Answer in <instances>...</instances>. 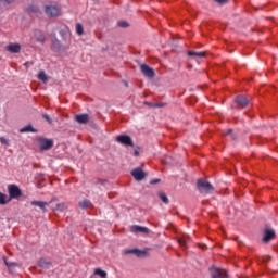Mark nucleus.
<instances>
[{
  "label": "nucleus",
  "instance_id": "dca6fc26",
  "mask_svg": "<svg viewBox=\"0 0 278 278\" xmlns=\"http://www.w3.org/2000/svg\"><path fill=\"white\" fill-rule=\"evenodd\" d=\"M270 240H275V231L266 230L263 237V242H270Z\"/></svg>",
  "mask_w": 278,
  "mask_h": 278
},
{
  "label": "nucleus",
  "instance_id": "4468645a",
  "mask_svg": "<svg viewBox=\"0 0 278 278\" xmlns=\"http://www.w3.org/2000/svg\"><path fill=\"white\" fill-rule=\"evenodd\" d=\"M50 203L45 201H31L30 205H34L35 207H40L42 212H47V207Z\"/></svg>",
  "mask_w": 278,
  "mask_h": 278
},
{
  "label": "nucleus",
  "instance_id": "473e14b6",
  "mask_svg": "<svg viewBox=\"0 0 278 278\" xmlns=\"http://www.w3.org/2000/svg\"><path fill=\"white\" fill-rule=\"evenodd\" d=\"M29 10H30V12H35V13L38 12V8L37 7H30Z\"/></svg>",
  "mask_w": 278,
  "mask_h": 278
},
{
  "label": "nucleus",
  "instance_id": "e433bc0d",
  "mask_svg": "<svg viewBox=\"0 0 278 278\" xmlns=\"http://www.w3.org/2000/svg\"><path fill=\"white\" fill-rule=\"evenodd\" d=\"M162 103H156V104H154V108H162Z\"/></svg>",
  "mask_w": 278,
  "mask_h": 278
},
{
  "label": "nucleus",
  "instance_id": "bb28decb",
  "mask_svg": "<svg viewBox=\"0 0 278 278\" xmlns=\"http://www.w3.org/2000/svg\"><path fill=\"white\" fill-rule=\"evenodd\" d=\"M76 34L78 36H83L84 35V26L81 24H76Z\"/></svg>",
  "mask_w": 278,
  "mask_h": 278
},
{
  "label": "nucleus",
  "instance_id": "f704fd0d",
  "mask_svg": "<svg viewBox=\"0 0 278 278\" xmlns=\"http://www.w3.org/2000/svg\"><path fill=\"white\" fill-rule=\"evenodd\" d=\"M216 3L223 4V3H227V0H215Z\"/></svg>",
  "mask_w": 278,
  "mask_h": 278
},
{
  "label": "nucleus",
  "instance_id": "412c9836",
  "mask_svg": "<svg viewBox=\"0 0 278 278\" xmlns=\"http://www.w3.org/2000/svg\"><path fill=\"white\" fill-rule=\"evenodd\" d=\"M93 275H96L100 278H108V271L102 270L101 268H96L93 271Z\"/></svg>",
  "mask_w": 278,
  "mask_h": 278
},
{
  "label": "nucleus",
  "instance_id": "f257e3e1",
  "mask_svg": "<svg viewBox=\"0 0 278 278\" xmlns=\"http://www.w3.org/2000/svg\"><path fill=\"white\" fill-rule=\"evenodd\" d=\"M197 186L201 194H210L214 192V187L205 179H199Z\"/></svg>",
  "mask_w": 278,
  "mask_h": 278
},
{
  "label": "nucleus",
  "instance_id": "c85d7f7f",
  "mask_svg": "<svg viewBox=\"0 0 278 278\" xmlns=\"http://www.w3.org/2000/svg\"><path fill=\"white\" fill-rule=\"evenodd\" d=\"M118 27H129V23H127L126 21H121L118 22Z\"/></svg>",
  "mask_w": 278,
  "mask_h": 278
},
{
  "label": "nucleus",
  "instance_id": "5701e85b",
  "mask_svg": "<svg viewBox=\"0 0 278 278\" xmlns=\"http://www.w3.org/2000/svg\"><path fill=\"white\" fill-rule=\"evenodd\" d=\"M35 38L38 42H45V34L40 30L35 31Z\"/></svg>",
  "mask_w": 278,
  "mask_h": 278
},
{
  "label": "nucleus",
  "instance_id": "aec40b11",
  "mask_svg": "<svg viewBox=\"0 0 278 278\" xmlns=\"http://www.w3.org/2000/svg\"><path fill=\"white\" fill-rule=\"evenodd\" d=\"M78 205L81 210H88V207H92V202L90 200H83Z\"/></svg>",
  "mask_w": 278,
  "mask_h": 278
},
{
  "label": "nucleus",
  "instance_id": "f03ea898",
  "mask_svg": "<svg viewBox=\"0 0 278 278\" xmlns=\"http://www.w3.org/2000/svg\"><path fill=\"white\" fill-rule=\"evenodd\" d=\"M46 14L50 17L60 16V14H62V10L58 4L46 5Z\"/></svg>",
  "mask_w": 278,
  "mask_h": 278
},
{
  "label": "nucleus",
  "instance_id": "423d86ee",
  "mask_svg": "<svg viewBox=\"0 0 278 278\" xmlns=\"http://www.w3.org/2000/svg\"><path fill=\"white\" fill-rule=\"evenodd\" d=\"M38 142L41 151H49V149H53V141L51 139L39 138Z\"/></svg>",
  "mask_w": 278,
  "mask_h": 278
},
{
  "label": "nucleus",
  "instance_id": "0eeeda50",
  "mask_svg": "<svg viewBox=\"0 0 278 278\" xmlns=\"http://www.w3.org/2000/svg\"><path fill=\"white\" fill-rule=\"evenodd\" d=\"M8 190H9V194H10L11 200L12 199H18V197H21V194H22L21 189L16 185H9Z\"/></svg>",
  "mask_w": 278,
  "mask_h": 278
},
{
  "label": "nucleus",
  "instance_id": "9b49d317",
  "mask_svg": "<svg viewBox=\"0 0 278 278\" xmlns=\"http://www.w3.org/2000/svg\"><path fill=\"white\" fill-rule=\"evenodd\" d=\"M130 231L131 233H149V228L135 225L130 227Z\"/></svg>",
  "mask_w": 278,
  "mask_h": 278
},
{
  "label": "nucleus",
  "instance_id": "7ed1b4c3",
  "mask_svg": "<svg viewBox=\"0 0 278 278\" xmlns=\"http://www.w3.org/2000/svg\"><path fill=\"white\" fill-rule=\"evenodd\" d=\"M124 255H136V257H146V255H149V249H129L124 251Z\"/></svg>",
  "mask_w": 278,
  "mask_h": 278
},
{
  "label": "nucleus",
  "instance_id": "ddd939ff",
  "mask_svg": "<svg viewBox=\"0 0 278 278\" xmlns=\"http://www.w3.org/2000/svg\"><path fill=\"white\" fill-rule=\"evenodd\" d=\"M7 51H9V53H21V46L18 43H9Z\"/></svg>",
  "mask_w": 278,
  "mask_h": 278
},
{
  "label": "nucleus",
  "instance_id": "cd10ccee",
  "mask_svg": "<svg viewBox=\"0 0 278 278\" xmlns=\"http://www.w3.org/2000/svg\"><path fill=\"white\" fill-rule=\"evenodd\" d=\"M159 197H160L161 201H163V203L168 204V197H166V193L160 192Z\"/></svg>",
  "mask_w": 278,
  "mask_h": 278
},
{
  "label": "nucleus",
  "instance_id": "6ab92c4d",
  "mask_svg": "<svg viewBox=\"0 0 278 278\" xmlns=\"http://www.w3.org/2000/svg\"><path fill=\"white\" fill-rule=\"evenodd\" d=\"M11 198H8V195L3 192H0V205H8L10 203Z\"/></svg>",
  "mask_w": 278,
  "mask_h": 278
},
{
  "label": "nucleus",
  "instance_id": "20e7f679",
  "mask_svg": "<svg viewBox=\"0 0 278 278\" xmlns=\"http://www.w3.org/2000/svg\"><path fill=\"white\" fill-rule=\"evenodd\" d=\"M210 275L212 278H229L227 270L218 267H211Z\"/></svg>",
  "mask_w": 278,
  "mask_h": 278
},
{
  "label": "nucleus",
  "instance_id": "f8f14e48",
  "mask_svg": "<svg viewBox=\"0 0 278 278\" xmlns=\"http://www.w3.org/2000/svg\"><path fill=\"white\" fill-rule=\"evenodd\" d=\"M188 242H190V237L188 235H182L181 237L178 238V244L182 249H188Z\"/></svg>",
  "mask_w": 278,
  "mask_h": 278
},
{
  "label": "nucleus",
  "instance_id": "4be33fe9",
  "mask_svg": "<svg viewBox=\"0 0 278 278\" xmlns=\"http://www.w3.org/2000/svg\"><path fill=\"white\" fill-rule=\"evenodd\" d=\"M68 208V205L66 203H59L56 206L53 208L54 212H64L65 210Z\"/></svg>",
  "mask_w": 278,
  "mask_h": 278
},
{
  "label": "nucleus",
  "instance_id": "393cba45",
  "mask_svg": "<svg viewBox=\"0 0 278 278\" xmlns=\"http://www.w3.org/2000/svg\"><path fill=\"white\" fill-rule=\"evenodd\" d=\"M3 262H4V264H5V266L8 267V268H12V267H14V266H18V263H16V262H8V257H5V256H3Z\"/></svg>",
  "mask_w": 278,
  "mask_h": 278
},
{
  "label": "nucleus",
  "instance_id": "c756f323",
  "mask_svg": "<svg viewBox=\"0 0 278 278\" xmlns=\"http://www.w3.org/2000/svg\"><path fill=\"white\" fill-rule=\"evenodd\" d=\"M0 142L1 144H5L8 147V144H10V142L8 141V139H5V137H0Z\"/></svg>",
  "mask_w": 278,
  "mask_h": 278
},
{
  "label": "nucleus",
  "instance_id": "c9c22d12",
  "mask_svg": "<svg viewBox=\"0 0 278 278\" xmlns=\"http://www.w3.org/2000/svg\"><path fill=\"white\" fill-rule=\"evenodd\" d=\"M0 1H3L4 3H12V1L14 0H0Z\"/></svg>",
  "mask_w": 278,
  "mask_h": 278
},
{
  "label": "nucleus",
  "instance_id": "2f4dec72",
  "mask_svg": "<svg viewBox=\"0 0 278 278\" xmlns=\"http://www.w3.org/2000/svg\"><path fill=\"white\" fill-rule=\"evenodd\" d=\"M42 117H43L48 123H51V117H49V115L43 114Z\"/></svg>",
  "mask_w": 278,
  "mask_h": 278
},
{
  "label": "nucleus",
  "instance_id": "ea45409f",
  "mask_svg": "<svg viewBox=\"0 0 278 278\" xmlns=\"http://www.w3.org/2000/svg\"><path fill=\"white\" fill-rule=\"evenodd\" d=\"M203 249H206V245H203Z\"/></svg>",
  "mask_w": 278,
  "mask_h": 278
},
{
  "label": "nucleus",
  "instance_id": "6e6552de",
  "mask_svg": "<svg viewBox=\"0 0 278 278\" xmlns=\"http://www.w3.org/2000/svg\"><path fill=\"white\" fill-rule=\"evenodd\" d=\"M140 71L144 74L146 77L151 78L155 76V72L153 71V68L149 67V65L147 64H142L140 66Z\"/></svg>",
  "mask_w": 278,
  "mask_h": 278
},
{
  "label": "nucleus",
  "instance_id": "2eb2a0df",
  "mask_svg": "<svg viewBox=\"0 0 278 278\" xmlns=\"http://www.w3.org/2000/svg\"><path fill=\"white\" fill-rule=\"evenodd\" d=\"M235 102L237 105H239V108H247L249 105V99L245 97H237Z\"/></svg>",
  "mask_w": 278,
  "mask_h": 278
},
{
  "label": "nucleus",
  "instance_id": "7c9ffc66",
  "mask_svg": "<svg viewBox=\"0 0 278 278\" xmlns=\"http://www.w3.org/2000/svg\"><path fill=\"white\" fill-rule=\"evenodd\" d=\"M53 49H56V51H60V41H55L53 43Z\"/></svg>",
  "mask_w": 278,
  "mask_h": 278
},
{
  "label": "nucleus",
  "instance_id": "a211bd4d",
  "mask_svg": "<svg viewBox=\"0 0 278 278\" xmlns=\"http://www.w3.org/2000/svg\"><path fill=\"white\" fill-rule=\"evenodd\" d=\"M38 266H40V268H51L52 264L47 258H40L38 262Z\"/></svg>",
  "mask_w": 278,
  "mask_h": 278
},
{
  "label": "nucleus",
  "instance_id": "9d476101",
  "mask_svg": "<svg viewBox=\"0 0 278 278\" xmlns=\"http://www.w3.org/2000/svg\"><path fill=\"white\" fill-rule=\"evenodd\" d=\"M76 123H79V125H86L88 121H90V116L88 114H79L75 115Z\"/></svg>",
  "mask_w": 278,
  "mask_h": 278
},
{
  "label": "nucleus",
  "instance_id": "1a4fd4ad",
  "mask_svg": "<svg viewBox=\"0 0 278 278\" xmlns=\"http://www.w3.org/2000/svg\"><path fill=\"white\" fill-rule=\"evenodd\" d=\"M131 175L136 179V181H142V179H144V177H147V175L140 168H135L131 172Z\"/></svg>",
  "mask_w": 278,
  "mask_h": 278
},
{
  "label": "nucleus",
  "instance_id": "58836bf2",
  "mask_svg": "<svg viewBox=\"0 0 278 278\" xmlns=\"http://www.w3.org/2000/svg\"><path fill=\"white\" fill-rule=\"evenodd\" d=\"M134 154L136 157H138V155H140V152H138V150H136Z\"/></svg>",
  "mask_w": 278,
  "mask_h": 278
},
{
  "label": "nucleus",
  "instance_id": "39448f33",
  "mask_svg": "<svg viewBox=\"0 0 278 278\" xmlns=\"http://www.w3.org/2000/svg\"><path fill=\"white\" fill-rule=\"evenodd\" d=\"M116 142H118L119 144H123L124 147H134V140H131V137L127 135L117 136Z\"/></svg>",
  "mask_w": 278,
  "mask_h": 278
},
{
  "label": "nucleus",
  "instance_id": "f3484780",
  "mask_svg": "<svg viewBox=\"0 0 278 278\" xmlns=\"http://www.w3.org/2000/svg\"><path fill=\"white\" fill-rule=\"evenodd\" d=\"M36 128L31 125L24 126L23 128L20 129V134H36Z\"/></svg>",
  "mask_w": 278,
  "mask_h": 278
},
{
  "label": "nucleus",
  "instance_id": "72a5a7b5",
  "mask_svg": "<svg viewBox=\"0 0 278 278\" xmlns=\"http://www.w3.org/2000/svg\"><path fill=\"white\" fill-rule=\"evenodd\" d=\"M150 184H152V185L160 184V179H157V178L153 179V180L150 181Z\"/></svg>",
  "mask_w": 278,
  "mask_h": 278
},
{
  "label": "nucleus",
  "instance_id": "a878e982",
  "mask_svg": "<svg viewBox=\"0 0 278 278\" xmlns=\"http://www.w3.org/2000/svg\"><path fill=\"white\" fill-rule=\"evenodd\" d=\"M38 79H40V81H43V84H47V81H48L47 74L42 71L39 72Z\"/></svg>",
  "mask_w": 278,
  "mask_h": 278
},
{
  "label": "nucleus",
  "instance_id": "b1692460",
  "mask_svg": "<svg viewBox=\"0 0 278 278\" xmlns=\"http://www.w3.org/2000/svg\"><path fill=\"white\" fill-rule=\"evenodd\" d=\"M188 55L190 58H205V52H193V51H189Z\"/></svg>",
  "mask_w": 278,
  "mask_h": 278
},
{
  "label": "nucleus",
  "instance_id": "4c0bfd02",
  "mask_svg": "<svg viewBox=\"0 0 278 278\" xmlns=\"http://www.w3.org/2000/svg\"><path fill=\"white\" fill-rule=\"evenodd\" d=\"M231 129H228L226 134H224L225 136H229V134H231Z\"/></svg>",
  "mask_w": 278,
  "mask_h": 278
}]
</instances>
